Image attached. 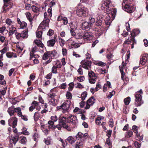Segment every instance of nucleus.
Instances as JSON below:
<instances>
[{"label":"nucleus","instance_id":"nucleus-44","mask_svg":"<svg viewBox=\"0 0 148 148\" xmlns=\"http://www.w3.org/2000/svg\"><path fill=\"white\" fill-rule=\"evenodd\" d=\"M16 112H17V115H18L19 116L21 117L22 115V113L21 111V108H16Z\"/></svg>","mask_w":148,"mask_h":148},{"label":"nucleus","instance_id":"nucleus-62","mask_svg":"<svg viewBox=\"0 0 148 148\" xmlns=\"http://www.w3.org/2000/svg\"><path fill=\"white\" fill-rule=\"evenodd\" d=\"M57 68H58L53 65V67L52 68V73H57Z\"/></svg>","mask_w":148,"mask_h":148},{"label":"nucleus","instance_id":"nucleus-55","mask_svg":"<svg viewBox=\"0 0 148 148\" xmlns=\"http://www.w3.org/2000/svg\"><path fill=\"white\" fill-rule=\"evenodd\" d=\"M66 120L65 117H61L60 118H59V122L60 123H61V124H62V123H65V121Z\"/></svg>","mask_w":148,"mask_h":148},{"label":"nucleus","instance_id":"nucleus-28","mask_svg":"<svg viewBox=\"0 0 148 148\" xmlns=\"http://www.w3.org/2000/svg\"><path fill=\"white\" fill-rule=\"evenodd\" d=\"M83 146V141L77 142L75 144V148H82Z\"/></svg>","mask_w":148,"mask_h":148},{"label":"nucleus","instance_id":"nucleus-15","mask_svg":"<svg viewBox=\"0 0 148 148\" xmlns=\"http://www.w3.org/2000/svg\"><path fill=\"white\" fill-rule=\"evenodd\" d=\"M92 35L90 32H86L83 35V39L88 40L92 38Z\"/></svg>","mask_w":148,"mask_h":148},{"label":"nucleus","instance_id":"nucleus-33","mask_svg":"<svg viewBox=\"0 0 148 148\" xmlns=\"http://www.w3.org/2000/svg\"><path fill=\"white\" fill-rule=\"evenodd\" d=\"M62 127L66 129L68 131H70L71 130V128L69 127L65 123H62Z\"/></svg>","mask_w":148,"mask_h":148},{"label":"nucleus","instance_id":"nucleus-32","mask_svg":"<svg viewBox=\"0 0 148 148\" xmlns=\"http://www.w3.org/2000/svg\"><path fill=\"white\" fill-rule=\"evenodd\" d=\"M25 15L27 19L30 23H31L33 20V18H32L31 14L29 12H27L25 13Z\"/></svg>","mask_w":148,"mask_h":148},{"label":"nucleus","instance_id":"nucleus-6","mask_svg":"<svg viewBox=\"0 0 148 148\" xmlns=\"http://www.w3.org/2000/svg\"><path fill=\"white\" fill-rule=\"evenodd\" d=\"M15 35L16 38L17 39H22L26 38L28 37V29L27 31H24L21 33L18 32L15 33Z\"/></svg>","mask_w":148,"mask_h":148},{"label":"nucleus","instance_id":"nucleus-41","mask_svg":"<svg viewBox=\"0 0 148 148\" xmlns=\"http://www.w3.org/2000/svg\"><path fill=\"white\" fill-rule=\"evenodd\" d=\"M59 42L60 46L62 47L63 46L65 43V41L63 39L60 38L59 39Z\"/></svg>","mask_w":148,"mask_h":148},{"label":"nucleus","instance_id":"nucleus-35","mask_svg":"<svg viewBox=\"0 0 148 148\" xmlns=\"http://www.w3.org/2000/svg\"><path fill=\"white\" fill-rule=\"evenodd\" d=\"M40 117V114L38 112L35 113L34 115V119L35 121H36L39 119Z\"/></svg>","mask_w":148,"mask_h":148},{"label":"nucleus","instance_id":"nucleus-30","mask_svg":"<svg viewBox=\"0 0 148 148\" xmlns=\"http://www.w3.org/2000/svg\"><path fill=\"white\" fill-rule=\"evenodd\" d=\"M53 65L58 68H60L62 66L60 62L59 61H54L53 63Z\"/></svg>","mask_w":148,"mask_h":148},{"label":"nucleus","instance_id":"nucleus-63","mask_svg":"<svg viewBox=\"0 0 148 148\" xmlns=\"http://www.w3.org/2000/svg\"><path fill=\"white\" fill-rule=\"evenodd\" d=\"M101 117H99L96 119V123L97 124L99 125L101 123Z\"/></svg>","mask_w":148,"mask_h":148},{"label":"nucleus","instance_id":"nucleus-52","mask_svg":"<svg viewBox=\"0 0 148 148\" xmlns=\"http://www.w3.org/2000/svg\"><path fill=\"white\" fill-rule=\"evenodd\" d=\"M87 94L86 92H84L81 95L82 99V100H84L86 97Z\"/></svg>","mask_w":148,"mask_h":148},{"label":"nucleus","instance_id":"nucleus-19","mask_svg":"<svg viewBox=\"0 0 148 148\" xmlns=\"http://www.w3.org/2000/svg\"><path fill=\"white\" fill-rule=\"evenodd\" d=\"M16 108H15L14 106L9 108L8 110V112L10 116L13 115L14 112H16Z\"/></svg>","mask_w":148,"mask_h":148},{"label":"nucleus","instance_id":"nucleus-39","mask_svg":"<svg viewBox=\"0 0 148 148\" xmlns=\"http://www.w3.org/2000/svg\"><path fill=\"white\" fill-rule=\"evenodd\" d=\"M37 47L35 46L34 47L31 51V52L30 53V56H34V54L36 52V51H37Z\"/></svg>","mask_w":148,"mask_h":148},{"label":"nucleus","instance_id":"nucleus-7","mask_svg":"<svg viewBox=\"0 0 148 148\" xmlns=\"http://www.w3.org/2000/svg\"><path fill=\"white\" fill-rule=\"evenodd\" d=\"M81 64L82 67L84 69L88 70H90L92 64V62L91 61L83 60L81 62Z\"/></svg>","mask_w":148,"mask_h":148},{"label":"nucleus","instance_id":"nucleus-16","mask_svg":"<svg viewBox=\"0 0 148 148\" xmlns=\"http://www.w3.org/2000/svg\"><path fill=\"white\" fill-rule=\"evenodd\" d=\"M148 55L147 54H145V56H143L140 59V63L141 65H144L145 64L148 60Z\"/></svg>","mask_w":148,"mask_h":148},{"label":"nucleus","instance_id":"nucleus-49","mask_svg":"<svg viewBox=\"0 0 148 148\" xmlns=\"http://www.w3.org/2000/svg\"><path fill=\"white\" fill-rule=\"evenodd\" d=\"M75 38L76 39H79L83 38V35L82 33H79L76 34L75 36Z\"/></svg>","mask_w":148,"mask_h":148},{"label":"nucleus","instance_id":"nucleus-20","mask_svg":"<svg viewBox=\"0 0 148 148\" xmlns=\"http://www.w3.org/2000/svg\"><path fill=\"white\" fill-rule=\"evenodd\" d=\"M39 103L38 102L34 101L32 103V106L29 108V110L30 111H32L36 107L38 106Z\"/></svg>","mask_w":148,"mask_h":148},{"label":"nucleus","instance_id":"nucleus-14","mask_svg":"<svg viewBox=\"0 0 148 148\" xmlns=\"http://www.w3.org/2000/svg\"><path fill=\"white\" fill-rule=\"evenodd\" d=\"M82 27L83 29L88 30L90 29L91 26L88 22L84 21L82 23Z\"/></svg>","mask_w":148,"mask_h":148},{"label":"nucleus","instance_id":"nucleus-37","mask_svg":"<svg viewBox=\"0 0 148 148\" xmlns=\"http://www.w3.org/2000/svg\"><path fill=\"white\" fill-rule=\"evenodd\" d=\"M95 18L90 17L89 18L88 22L92 26V24L95 22Z\"/></svg>","mask_w":148,"mask_h":148},{"label":"nucleus","instance_id":"nucleus-21","mask_svg":"<svg viewBox=\"0 0 148 148\" xmlns=\"http://www.w3.org/2000/svg\"><path fill=\"white\" fill-rule=\"evenodd\" d=\"M48 95L49 97V101H50L53 104L55 102V100L54 97L56 96V94L52 93L49 94Z\"/></svg>","mask_w":148,"mask_h":148},{"label":"nucleus","instance_id":"nucleus-11","mask_svg":"<svg viewBox=\"0 0 148 148\" xmlns=\"http://www.w3.org/2000/svg\"><path fill=\"white\" fill-rule=\"evenodd\" d=\"M95 99L94 97H91L87 101L85 109H88L91 106H92L95 103Z\"/></svg>","mask_w":148,"mask_h":148},{"label":"nucleus","instance_id":"nucleus-38","mask_svg":"<svg viewBox=\"0 0 148 148\" xmlns=\"http://www.w3.org/2000/svg\"><path fill=\"white\" fill-rule=\"evenodd\" d=\"M119 68L120 69V72H121V77L122 79L124 80V79L125 78V74L124 73V72L123 71V70L121 69V66H119Z\"/></svg>","mask_w":148,"mask_h":148},{"label":"nucleus","instance_id":"nucleus-42","mask_svg":"<svg viewBox=\"0 0 148 148\" xmlns=\"http://www.w3.org/2000/svg\"><path fill=\"white\" fill-rule=\"evenodd\" d=\"M124 101L125 105H128L129 104L130 101V97H128L124 99Z\"/></svg>","mask_w":148,"mask_h":148},{"label":"nucleus","instance_id":"nucleus-48","mask_svg":"<svg viewBox=\"0 0 148 148\" xmlns=\"http://www.w3.org/2000/svg\"><path fill=\"white\" fill-rule=\"evenodd\" d=\"M31 7L32 10L34 12L36 13L38 12L39 10V9L38 7L34 5H32V6Z\"/></svg>","mask_w":148,"mask_h":148},{"label":"nucleus","instance_id":"nucleus-59","mask_svg":"<svg viewBox=\"0 0 148 148\" xmlns=\"http://www.w3.org/2000/svg\"><path fill=\"white\" fill-rule=\"evenodd\" d=\"M20 27L21 28L23 29L26 27L27 26V23L24 22H23L20 25Z\"/></svg>","mask_w":148,"mask_h":148},{"label":"nucleus","instance_id":"nucleus-24","mask_svg":"<svg viewBox=\"0 0 148 148\" xmlns=\"http://www.w3.org/2000/svg\"><path fill=\"white\" fill-rule=\"evenodd\" d=\"M49 58H51L49 52V51H47L44 53L43 57H42V59L44 60H47Z\"/></svg>","mask_w":148,"mask_h":148},{"label":"nucleus","instance_id":"nucleus-34","mask_svg":"<svg viewBox=\"0 0 148 148\" xmlns=\"http://www.w3.org/2000/svg\"><path fill=\"white\" fill-rule=\"evenodd\" d=\"M4 76L1 75H0V84L4 85L6 84V82L3 79Z\"/></svg>","mask_w":148,"mask_h":148},{"label":"nucleus","instance_id":"nucleus-22","mask_svg":"<svg viewBox=\"0 0 148 148\" xmlns=\"http://www.w3.org/2000/svg\"><path fill=\"white\" fill-rule=\"evenodd\" d=\"M140 31L138 29H134L133 30L131 33V36L132 37H134L138 35L140 33Z\"/></svg>","mask_w":148,"mask_h":148},{"label":"nucleus","instance_id":"nucleus-31","mask_svg":"<svg viewBox=\"0 0 148 148\" xmlns=\"http://www.w3.org/2000/svg\"><path fill=\"white\" fill-rule=\"evenodd\" d=\"M51 59H53L54 57H56L57 56V53L54 50L49 51Z\"/></svg>","mask_w":148,"mask_h":148},{"label":"nucleus","instance_id":"nucleus-9","mask_svg":"<svg viewBox=\"0 0 148 148\" xmlns=\"http://www.w3.org/2000/svg\"><path fill=\"white\" fill-rule=\"evenodd\" d=\"M112 3L110 0H104L103 3L101 6V9L103 10L105 8L108 9L110 10V8L112 6Z\"/></svg>","mask_w":148,"mask_h":148},{"label":"nucleus","instance_id":"nucleus-60","mask_svg":"<svg viewBox=\"0 0 148 148\" xmlns=\"http://www.w3.org/2000/svg\"><path fill=\"white\" fill-rule=\"evenodd\" d=\"M75 43V42L73 40L71 39H69L68 40V44L70 45L73 46Z\"/></svg>","mask_w":148,"mask_h":148},{"label":"nucleus","instance_id":"nucleus-23","mask_svg":"<svg viewBox=\"0 0 148 148\" xmlns=\"http://www.w3.org/2000/svg\"><path fill=\"white\" fill-rule=\"evenodd\" d=\"M11 8V6H9V4H4L3 6V10L2 12H5L8 11Z\"/></svg>","mask_w":148,"mask_h":148},{"label":"nucleus","instance_id":"nucleus-12","mask_svg":"<svg viewBox=\"0 0 148 148\" xmlns=\"http://www.w3.org/2000/svg\"><path fill=\"white\" fill-rule=\"evenodd\" d=\"M17 119L16 117H12L8 121V125L10 126H16L17 125Z\"/></svg>","mask_w":148,"mask_h":148},{"label":"nucleus","instance_id":"nucleus-47","mask_svg":"<svg viewBox=\"0 0 148 148\" xmlns=\"http://www.w3.org/2000/svg\"><path fill=\"white\" fill-rule=\"evenodd\" d=\"M133 132L132 131L129 130L127 132L126 134V137L127 138H130L132 136Z\"/></svg>","mask_w":148,"mask_h":148},{"label":"nucleus","instance_id":"nucleus-53","mask_svg":"<svg viewBox=\"0 0 148 148\" xmlns=\"http://www.w3.org/2000/svg\"><path fill=\"white\" fill-rule=\"evenodd\" d=\"M42 31H37L36 36L38 38H40L42 37Z\"/></svg>","mask_w":148,"mask_h":148},{"label":"nucleus","instance_id":"nucleus-26","mask_svg":"<svg viewBox=\"0 0 148 148\" xmlns=\"http://www.w3.org/2000/svg\"><path fill=\"white\" fill-rule=\"evenodd\" d=\"M35 56H36V57H37V56H38V55H34L33 56H30V60H33V62L34 64H37L39 63V61L36 58Z\"/></svg>","mask_w":148,"mask_h":148},{"label":"nucleus","instance_id":"nucleus-61","mask_svg":"<svg viewBox=\"0 0 148 148\" xmlns=\"http://www.w3.org/2000/svg\"><path fill=\"white\" fill-rule=\"evenodd\" d=\"M14 142V145H15V144L18 140V137L17 136L13 137L11 138Z\"/></svg>","mask_w":148,"mask_h":148},{"label":"nucleus","instance_id":"nucleus-64","mask_svg":"<svg viewBox=\"0 0 148 148\" xmlns=\"http://www.w3.org/2000/svg\"><path fill=\"white\" fill-rule=\"evenodd\" d=\"M27 139L25 137H22L21 140V143L23 144H25L27 142Z\"/></svg>","mask_w":148,"mask_h":148},{"label":"nucleus","instance_id":"nucleus-13","mask_svg":"<svg viewBox=\"0 0 148 148\" xmlns=\"http://www.w3.org/2000/svg\"><path fill=\"white\" fill-rule=\"evenodd\" d=\"M123 7L124 10L130 13H132V11L133 8L131 6L128 4H126L125 3L123 2L122 3Z\"/></svg>","mask_w":148,"mask_h":148},{"label":"nucleus","instance_id":"nucleus-51","mask_svg":"<svg viewBox=\"0 0 148 148\" xmlns=\"http://www.w3.org/2000/svg\"><path fill=\"white\" fill-rule=\"evenodd\" d=\"M83 134L80 132H79L78 133V134L77 135L75 136V137L77 139L79 138L80 140L81 141V138H82Z\"/></svg>","mask_w":148,"mask_h":148},{"label":"nucleus","instance_id":"nucleus-29","mask_svg":"<svg viewBox=\"0 0 148 148\" xmlns=\"http://www.w3.org/2000/svg\"><path fill=\"white\" fill-rule=\"evenodd\" d=\"M34 42L36 44L37 46L43 48L44 46L43 44L42 43L41 41L38 40H34Z\"/></svg>","mask_w":148,"mask_h":148},{"label":"nucleus","instance_id":"nucleus-1","mask_svg":"<svg viewBox=\"0 0 148 148\" xmlns=\"http://www.w3.org/2000/svg\"><path fill=\"white\" fill-rule=\"evenodd\" d=\"M102 22L101 19L98 20L95 23L96 26L94 29V30L97 32V34L99 36L102 35L103 33L104 28L101 26Z\"/></svg>","mask_w":148,"mask_h":148},{"label":"nucleus","instance_id":"nucleus-2","mask_svg":"<svg viewBox=\"0 0 148 148\" xmlns=\"http://www.w3.org/2000/svg\"><path fill=\"white\" fill-rule=\"evenodd\" d=\"M47 13H44V20L39 25L38 28V29L43 30L46 29L47 27L48 28L49 25L50 20L48 18H47L46 16H47Z\"/></svg>","mask_w":148,"mask_h":148},{"label":"nucleus","instance_id":"nucleus-27","mask_svg":"<svg viewBox=\"0 0 148 148\" xmlns=\"http://www.w3.org/2000/svg\"><path fill=\"white\" fill-rule=\"evenodd\" d=\"M132 41H133L134 42V37H132L131 36L130 39L129 38L128 39H127L126 40H125V41L123 43V45L125 44H129L130 42H132Z\"/></svg>","mask_w":148,"mask_h":148},{"label":"nucleus","instance_id":"nucleus-57","mask_svg":"<svg viewBox=\"0 0 148 148\" xmlns=\"http://www.w3.org/2000/svg\"><path fill=\"white\" fill-rule=\"evenodd\" d=\"M45 142L47 145H49L51 144V140L49 138H47L46 139H45Z\"/></svg>","mask_w":148,"mask_h":148},{"label":"nucleus","instance_id":"nucleus-46","mask_svg":"<svg viewBox=\"0 0 148 148\" xmlns=\"http://www.w3.org/2000/svg\"><path fill=\"white\" fill-rule=\"evenodd\" d=\"M105 24L108 25H110L111 24V21L110 17L107 18L105 19Z\"/></svg>","mask_w":148,"mask_h":148},{"label":"nucleus","instance_id":"nucleus-10","mask_svg":"<svg viewBox=\"0 0 148 148\" xmlns=\"http://www.w3.org/2000/svg\"><path fill=\"white\" fill-rule=\"evenodd\" d=\"M8 30H6L7 32H8V36H12L14 33H16L17 29L16 27L13 25L11 26H9L7 27Z\"/></svg>","mask_w":148,"mask_h":148},{"label":"nucleus","instance_id":"nucleus-50","mask_svg":"<svg viewBox=\"0 0 148 148\" xmlns=\"http://www.w3.org/2000/svg\"><path fill=\"white\" fill-rule=\"evenodd\" d=\"M66 98L68 99H71L72 97V95L71 93L69 91H67L66 94Z\"/></svg>","mask_w":148,"mask_h":148},{"label":"nucleus","instance_id":"nucleus-25","mask_svg":"<svg viewBox=\"0 0 148 148\" xmlns=\"http://www.w3.org/2000/svg\"><path fill=\"white\" fill-rule=\"evenodd\" d=\"M66 140L71 144L74 143L76 141L75 139L71 136H69L66 139Z\"/></svg>","mask_w":148,"mask_h":148},{"label":"nucleus","instance_id":"nucleus-8","mask_svg":"<svg viewBox=\"0 0 148 148\" xmlns=\"http://www.w3.org/2000/svg\"><path fill=\"white\" fill-rule=\"evenodd\" d=\"M89 82L91 84H94L96 82V79L97 78V76L92 71H88Z\"/></svg>","mask_w":148,"mask_h":148},{"label":"nucleus","instance_id":"nucleus-5","mask_svg":"<svg viewBox=\"0 0 148 148\" xmlns=\"http://www.w3.org/2000/svg\"><path fill=\"white\" fill-rule=\"evenodd\" d=\"M70 103L71 101L67 100L66 101L64 102L61 106L58 107L57 108L58 109H62L63 110L64 112H66L68 111L70 107Z\"/></svg>","mask_w":148,"mask_h":148},{"label":"nucleus","instance_id":"nucleus-56","mask_svg":"<svg viewBox=\"0 0 148 148\" xmlns=\"http://www.w3.org/2000/svg\"><path fill=\"white\" fill-rule=\"evenodd\" d=\"M74 83L73 82H71L69 84V87L68 89L69 91H71L74 87Z\"/></svg>","mask_w":148,"mask_h":148},{"label":"nucleus","instance_id":"nucleus-3","mask_svg":"<svg viewBox=\"0 0 148 148\" xmlns=\"http://www.w3.org/2000/svg\"><path fill=\"white\" fill-rule=\"evenodd\" d=\"M139 92L141 94L143 93L142 90L140 89L139 91L136 92L135 94L136 99L134 104L137 107L140 106L142 103V96Z\"/></svg>","mask_w":148,"mask_h":148},{"label":"nucleus","instance_id":"nucleus-18","mask_svg":"<svg viewBox=\"0 0 148 148\" xmlns=\"http://www.w3.org/2000/svg\"><path fill=\"white\" fill-rule=\"evenodd\" d=\"M68 119H70V121L73 123L75 124L78 123L77 117L75 116L69 115L68 116Z\"/></svg>","mask_w":148,"mask_h":148},{"label":"nucleus","instance_id":"nucleus-58","mask_svg":"<svg viewBox=\"0 0 148 148\" xmlns=\"http://www.w3.org/2000/svg\"><path fill=\"white\" fill-rule=\"evenodd\" d=\"M41 128L42 131L45 134H47L48 133V130L44 128V125H42Z\"/></svg>","mask_w":148,"mask_h":148},{"label":"nucleus","instance_id":"nucleus-36","mask_svg":"<svg viewBox=\"0 0 148 148\" xmlns=\"http://www.w3.org/2000/svg\"><path fill=\"white\" fill-rule=\"evenodd\" d=\"M94 64L97 65L103 66H105V63L101 61H97L95 62Z\"/></svg>","mask_w":148,"mask_h":148},{"label":"nucleus","instance_id":"nucleus-43","mask_svg":"<svg viewBox=\"0 0 148 148\" xmlns=\"http://www.w3.org/2000/svg\"><path fill=\"white\" fill-rule=\"evenodd\" d=\"M136 136L139 140L142 141L143 140V134L140 135L139 133H137Z\"/></svg>","mask_w":148,"mask_h":148},{"label":"nucleus","instance_id":"nucleus-40","mask_svg":"<svg viewBox=\"0 0 148 148\" xmlns=\"http://www.w3.org/2000/svg\"><path fill=\"white\" fill-rule=\"evenodd\" d=\"M69 26L71 28L70 30H75L77 29V27L76 25L73 24V23H69Z\"/></svg>","mask_w":148,"mask_h":148},{"label":"nucleus","instance_id":"nucleus-4","mask_svg":"<svg viewBox=\"0 0 148 148\" xmlns=\"http://www.w3.org/2000/svg\"><path fill=\"white\" fill-rule=\"evenodd\" d=\"M77 15L79 17H84L88 15V10L85 7L78 9L77 10Z\"/></svg>","mask_w":148,"mask_h":148},{"label":"nucleus","instance_id":"nucleus-17","mask_svg":"<svg viewBox=\"0 0 148 148\" xmlns=\"http://www.w3.org/2000/svg\"><path fill=\"white\" fill-rule=\"evenodd\" d=\"M56 41H57L56 38V36H55L53 39L47 41V46L52 47L53 46Z\"/></svg>","mask_w":148,"mask_h":148},{"label":"nucleus","instance_id":"nucleus-45","mask_svg":"<svg viewBox=\"0 0 148 148\" xmlns=\"http://www.w3.org/2000/svg\"><path fill=\"white\" fill-rule=\"evenodd\" d=\"M5 23L8 25H10L14 23L13 21H12L11 19L9 18H7L5 20Z\"/></svg>","mask_w":148,"mask_h":148},{"label":"nucleus","instance_id":"nucleus-54","mask_svg":"<svg viewBox=\"0 0 148 148\" xmlns=\"http://www.w3.org/2000/svg\"><path fill=\"white\" fill-rule=\"evenodd\" d=\"M85 77L84 76H80L77 77V80L79 82H82L85 79Z\"/></svg>","mask_w":148,"mask_h":148}]
</instances>
